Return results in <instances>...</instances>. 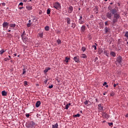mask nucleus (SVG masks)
<instances>
[{"mask_svg": "<svg viewBox=\"0 0 128 128\" xmlns=\"http://www.w3.org/2000/svg\"><path fill=\"white\" fill-rule=\"evenodd\" d=\"M26 36V32L24 31L23 33L21 35V38H22L23 42H24L25 44H26L27 42H28V38Z\"/></svg>", "mask_w": 128, "mask_h": 128, "instance_id": "nucleus-1", "label": "nucleus"}, {"mask_svg": "<svg viewBox=\"0 0 128 128\" xmlns=\"http://www.w3.org/2000/svg\"><path fill=\"white\" fill-rule=\"evenodd\" d=\"M26 126L28 128H36V123L34 122H28L26 124Z\"/></svg>", "mask_w": 128, "mask_h": 128, "instance_id": "nucleus-2", "label": "nucleus"}, {"mask_svg": "<svg viewBox=\"0 0 128 128\" xmlns=\"http://www.w3.org/2000/svg\"><path fill=\"white\" fill-rule=\"evenodd\" d=\"M118 18H120V14H114V18L113 19V22H116L118 20Z\"/></svg>", "mask_w": 128, "mask_h": 128, "instance_id": "nucleus-3", "label": "nucleus"}, {"mask_svg": "<svg viewBox=\"0 0 128 128\" xmlns=\"http://www.w3.org/2000/svg\"><path fill=\"white\" fill-rule=\"evenodd\" d=\"M54 8L56 10H58L60 8V4L59 2H55L54 4Z\"/></svg>", "mask_w": 128, "mask_h": 128, "instance_id": "nucleus-4", "label": "nucleus"}, {"mask_svg": "<svg viewBox=\"0 0 128 128\" xmlns=\"http://www.w3.org/2000/svg\"><path fill=\"white\" fill-rule=\"evenodd\" d=\"M106 18H110H110H112V12H107L106 14Z\"/></svg>", "mask_w": 128, "mask_h": 128, "instance_id": "nucleus-5", "label": "nucleus"}, {"mask_svg": "<svg viewBox=\"0 0 128 128\" xmlns=\"http://www.w3.org/2000/svg\"><path fill=\"white\" fill-rule=\"evenodd\" d=\"M73 10H74V8H72V6H70L68 8V12H69V14H72V12Z\"/></svg>", "mask_w": 128, "mask_h": 128, "instance_id": "nucleus-6", "label": "nucleus"}, {"mask_svg": "<svg viewBox=\"0 0 128 128\" xmlns=\"http://www.w3.org/2000/svg\"><path fill=\"white\" fill-rule=\"evenodd\" d=\"M98 110L99 112H102V104H99L98 105Z\"/></svg>", "mask_w": 128, "mask_h": 128, "instance_id": "nucleus-7", "label": "nucleus"}, {"mask_svg": "<svg viewBox=\"0 0 128 128\" xmlns=\"http://www.w3.org/2000/svg\"><path fill=\"white\" fill-rule=\"evenodd\" d=\"M74 62H78L79 60V58H78V56H76L74 57Z\"/></svg>", "mask_w": 128, "mask_h": 128, "instance_id": "nucleus-8", "label": "nucleus"}, {"mask_svg": "<svg viewBox=\"0 0 128 128\" xmlns=\"http://www.w3.org/2000/svg\"><path fill=\"white\" fill-rule=\"evenodd\" d=\"M8 22H4L2 24L3 28H8Z\"/></svg>", "mask_w": 128, "mask_h": 128, "instance_id": "nucleus-9", "label": "nucleus"}, {"mask_svg": "<svg viewBox=\"0 0 128 128\" xmlns=\"http://www.w3.org/2000/svg\"><path fill=\"white\" fill-rule=\"evenodd\" d=\"M26 8L28 10H32V6H26Z\"/></svg>", "mask_w": 128, "mask_h": 128, "instance_id": "nucleus-10", "label": "nucleus"}, {"mask_svg": "<svg viewBox=\"0 0 128 128\" xmlns=\"http://www.w3.org/2000/svg\"><path fill=\"white\" fill-rule=\"evenodd\" d=\"M122 57L121 56H118V58H116V60L118 62L120 63L122 62Z\"/></svg>", "mask_w": 128, "mask_h": 128, "instance_id": "nucleus-11", "label": "nucleus"}, {"mask_svg": "<svg viewBox=\"0 0 128 128\" xmlns=\"http://www.w3.org/2000/svg\"><path fill=\"white\" fill-rule=\"evenodd\" d=\"M40 106V101H38L36 102V108H39Z\"/></svg>", "mask_w": 128, "mask_h": 128, "instance_id": "nucleus-12", "label": "nucleus"}, {"mask_svg": "<svg viewBox=\"0 0 128 128\" xmlns=\"http://www.w3.org/2000/svg\"><path fill=\"white\" fill-rule=\"evenodd\" d=\"M111 14H116V9H112V10H110Z\"/></svg>", "mask_w": 128, "mask_h": 128, "instance_id": "nucleus-13", "label": "nucleus"}, {"mask_svg": "<svg viewBox=\"0 0 128 128\" xmlns=\"http://www.w3.org/2000/svg\"><path fill=\"white\" fill-rule=\"evenodd\" d=\"M81 30L82 32H84V30H86V26H82L81 27Z\"/></svg>", "mask_w": 128, "mask_h": 128, "instance_id": "nucleus-14", "label": "nucleus"}, {"mask_svg": "<svg viewBox=\"0 0 128 128\" xmlns=\"http://www.w3.org/2000/svg\"><path fill=\"white\" fill-rule=\"evenodd\" d=\"M50 70V68H46L44 70V74H46L48 72V70Z\"/></svg>", "mask_w": 128, "mask_h": 128, "instance_id": "nucleus-15", "label": "nucleus"}, {"mask_svg": "<svg viewBox=\"0 0 128 128\" xmlns=\"http://www.w3.org/2000/svg\"><path fill=\"white\" fill-rule=\"evenodd\" d=\"M52 128H58V123L56 124H53L52 126Z\"/></svg>", "mask_w": 128, "mask_h": 128, "instance_id": "nucleus-16", "label": "nucleus"}, {"mask_svg": "<svg viewBox=\"0 0 128 128\" xmlns=\"http://www.w3.org/2000/svg\"><path fill=\"white\" fill-rule=\"evenodd\" d=\"M2 96H6V94H7L6 92L4 90L2 91Z\"/></svg>", "mask_w": 128, "mask_h": 128, "instance_id": "nucleus-17", "label": "nucleus"}, {"mask_svg": "<svg viewBox=\"0 0 128 128\" xmlns=\"http://www.w3.org/2000/svg\"><path fill=\"white\" fill-rule=\"evenodd\" d=\"M110 54H111V56H116V52H110Z\"/></svg>", "mask_w": 128, "mask_h": 128, "instance_id": "nucleus-18", "label": "nucleus"}, {"mask_svg": "<svg viewBox=\"0 0 128 128\" xmlns=\"http://www.w3.org/2000/svg\"><path fill=\"white\" fill-rule=\"evenodd\" d=\"M70 60V58L66 57L64 62H68V60Z\"/></svg>", "mask_w": 128, "mask_h": 128, "instance_id": "nucleus-19", "label": "nucleus"}, {"mask_svg": "<svg viewBox=\"0 0 128 128\" xmlns=\"http://www.w3.org/2000/svg\"><path fill=\"white\" fill-rule=\"evenodd\" d=\"M66 22L67 24H70V18H66Z\"/></svg>", "mask_w": 128, "mask_h": 128, "instance_id": "nucleus-20", "label": "nucleus"}, {"mask_svg": "<svg viewBox=\"0 0 128 128\" xmlns=\"http://www.w3.org/2000/svg\"><path fill=\"white\" fill-rule=\"evenodd\" d=\"M70 103L67 104L66 106V110H68V108H70Z\"/></svg>", "mask_w": 128, "mask_h": 128, "instance_id": "nucleus-21", "label": "nucleus"}, {"mask_svg": "<svg viewBox=\"0 0 128 128\" xmlns=\"http://www.w3.org/2000/svg\"><path fill=\"white\" fill-rule=\"evenodd\" d=\"M9 26L10 28H16V24H10Z\"/></svg>", "mask_w": 128, "mask_h": 128, "instance_id": "nucleus-22", "label": "nucleus"}, {"mask_svg": "<svg viewBox=\"0 0 128 128\" xmlns=\"http://www.w3.org/2000/svg\"><path fill=\"white\" fill-rule=\"evenodd\" d=\"M81 57L83 58H87L86 55V54H82Z\"/></svg>", "mask_w": 128, "mask_h": 128, "instance_id": "nucleus-23", "label": "nucleus"}, {"mask_svg": "<svg viewBox=\"0 0 128 128\" xmlns=\"http://www.w3.org/2000/svg\"><path fill=\"white\" fill-rule=\"evenodd\" d=\"M43 36H44V32H41L39 33V36H40V38H42Z\"/></svg>", "mask_w": 128, "mask_h": 128, "instance_id": "nucleus-24", "label": "nucleus"}, {"mask_svg": "<svg viewBox=\"0 0 128 128\" xmlns=\"http://www.w3.org/2000/svg\"><path fill=\"white\" fill-rule=\"evenodd\" d=\"M56 42H58V44H62V41L60 40V39H58L57 40H56Z\"/></svg>", "mask_w": 128, "mask_h": 128, "instance_id": "nucleus-25", "label": "nucleus"}, {"mask_svg": "<svg viewBox=\"0 0 128 128\" xmlns=\"http://www.w3.org/2000/svg\"><path fill=\"white\" fill-rule=\"evenodd\" d=\"M50 14V8H48L47 10V14Z\"/></svg>", "mask_w": 128, "mask_h": 128, "instance_id": "nucleus-26", "label": "nucleus"}, {"mask_svg": "<svg viewBox=\"0 0 128 128\" xmlns=\"http://www.w3.org/2000/svg\"><path fill=\"white\" fill-rule=\"evenodd\" d=\"M72 28H76V24L74 23H72Z\"/></svg>", "mask_w": 128, "mask_h": 128, "instance_id": "nucleus-27", "label": "nucleus"}, {"mask_svg": "<svg viewBox=\"0 0 128 128\" xmlns=\"http://www.w3.org/2000/svg\"><path fill=\"white\" fill-rule=\"evenodd\" d=\"M4 50H2L0 51V54H4Z\"/></svg>", "mask_w": 128, "mask_h": 128, "instance_id": "nucleus-28", "label": "nucleus"}, {"mask_svg": "<svg viewBox=\"0 0 128 128\" xmlns=\"http://www.w3.org/2000/svg\"><path fill=\"white\" fill-rule=\"evenodd\" d=\"M49 30H50V27H48V26H46L45 27V30H46V31Z\"/></svg>", "mask_w": 128, "mask_h": 128, "instance_id": "nucleus-29", "label": "nucleus"}, {"mask_svg": "<svg viewBox=\"0 0 128 128\" xmlns=\"http://www.w3.org/2000/svg\"><path fill=\"white\" fill-rule=\"evenodd\" d=\"M79 24H84V20H79V22H78Z\"/></svg>", "mask_w": 128, "mask_h": 128, "instance_id": "nucleus-30", "label": "nucleus"}, {"mask_svg": "<svg viewBox=\"0 0 128 128\" xmlns=\"http://www.w3.org/2000/svg\"><path fill=\"white\" fill-rule=\"evenodd\" d=\"M86 47H82V52H86Z\"/></svg>", "mask_w": 128, "mask_h": 128, "instance_id": "nucleus-31", "label": "nucleus"}, {"mask_svg": "<svg viewBox=\"0 0 128 128\" xmlns=\"http://www.w3.org/2000/svg\"><path fill=\"white\" fill-rule=\"evenodd\" d=\"M24 86H28V82L26 81H24Z\"/></svg>", "mask_w": 128, "mask_h": 128, "instance_id": "nucleus-32", "label": "nucleus"}, {"mask_svg": "<svg viewBox=\"0 0 128 128\" xmlns=\"http://www.w3.org/2000/svg\"><path fill=\"white\" fill-rule=\"evenodd\" d=\"M84 104H86V106H87L88 104V101L86 100L84 102Z\"/></svg>", "mask_w": 128, "mask_h": 128, "instance_id": "nucleus-33", "label": "nucleus"}, {"mask_svg": "<svg viewBox=\"0 0 128 128\" xmlns=\"http://www.w3.org/2000/svg\"><path fill=\"white\" fill-rule=\"evenodd\" d=\"M54 88V85L52 84L48 86V88Z\"/></svg>", "mask_w": 128, "mask_h": 128, "instance_id": "nucleus-34", "label": "nucleus"}, {"mask_svg": "<svg viewBox=\"0 0 128 128\" xmlns=\"http://www.w3.org/2000/svg\"><path fill=\"white\" fill-rule=\"evenodd\" d=\"M108 124L109 126H112L113 124H112V122H110V123H108Z\"/></svg>", "mask_w": 128, "mask_h": 128, "instance_id": "nucleus-35", "label": "nucleus"}, {"mask_svg": "<svg viewBox=\"0 0 128 128\" xmlns=\"http://www.w3.org/2000/svg\"><path fill=\"white\" fill-rule=\"evenodd\" d=\"M4 62H7V60H10V58H5L4 59Z\"/></svg>", "mask_w": 128, "mask_h": 128, "instance_id": "nucleus-36", "label": "nucleus"}, {"mask_svg": "<svg viewBox=\"0 0 128 128\" xmlns=\"http://www.w3.org/2000/svg\"><path fill=\"white\" fill-rule=\"evenodd\" d=\"M75 116L78 117V118H80V114H76L75 115Z\"/></svg>", "mask_w": 128, "mask_h": 128, "instance_id": "nucleus-37", "label": "nucleus"}, {"mask_svg": "<svg viewBox=\"0 0 128 128\" xmlns=\"http://www.w3.org/2000/svg\"><path fill=\"white\" fill-rule=\"evenodd\" d=\"M26 118H30V114H26Z\"/></svg>", "mask_w": 128, "mask_h": 128, "instance_id": "nucleus-38", "label": "nucleus"}, {"mask_svg": "<svg viewBox=\"0 0 128 128\" xmlns=\"http://www.w3.org/2000/svg\"><path fill=\"white\" fill-rule=\"evenodd\" d=\"M92 48H94V50H96V46L95 45L92 46Z\"/></svg>", "mask_w": 128, "mask_h": 128, "instance_id": "nucleus-39", "label": "nucleus"}, {"mask_svg": "<svg viewBox=\"0 0 128 128\" xmlns=\"http://www.w3.org/2000/svg\"><path fill=\"white\" fill-rule=\"evenodd\" d=\"M105 116H106V118H110V116H108V115L107 114H106Z\"/></svg>", "mask_w": 128, "mask_h": 128, "instance_id": "nucleus-40", "label": "nucleus"}, {"mask_svg": "<svg viewBox=\"0 0 128 128\" xmlns=\"http://www.w3.org/2000/svg\"><path fill=\"white\" fill-rule=\"evenodd\" d=\"M27 26H28V28H30V23H28L27 24Z\"/></svg>", "mask_w": 128, "mask_h": 128, "instance_id": "nucleus-41", "label": "nucleus"}, {"mask_svg": "<svg viewBox=\"0 0 128 128\" xmlns=\"http://www.w3.org/2000/svg\"><path fill=\"white\" fill-rule=\"evenodd\" d=\"M26 70H24V68L23 70L22 74H26Z\"/></svg>", "mask_w": 128, "mask_h": 128, "instance_id": "nucleus-42", "label": "nucleus"}, {"mask_svg": "<svg viewBox=\"0 0 128 128\" xmlns=\"http://www.w3.org/2000/svg\"><path fill=\"white\" fill-rule=\"evenodd\" d=\"M105 32H108V28H105Z\"/></svg>", "mask_w": 128, "mask_h": 128, "instance_id": "nucleus-43", "label": "nucleus"}, {"mask_svg": "<svg viewBox=\"0 0 128 128\" xmlns=\"http://www.w3.org/2000/svg\"><path fill=\"white\" fill-rule=\"evenodd\" d=\"M19 6H24V3L22 2H20V4H19Z\"/></svg>", "mask_w": 128, "mask_h": 128, "instance_id": "nucleus-44", "label": "nucleus"}, {"mask_svg": "<svg viewBox=\"0 0 128 128\" xmlns=\"http://www.w3.org/2000/svg\"><path fill=\"white\" fill-rule=\"evenodd\" d=\"M106 84H107L106 82H104L103 84V86H106Z\"/></svg>", "mask_w": 128, "mask_h": 128, "instance_id": "nucleus-45", "label": "nucleus"}, {"mask_svg": "<svg viewBox=\"0 0 128 128\" xmlns=\"http://www.w3.org/2000/svg\"><path fill=\"white\" fill-rule=\"evenodd\" d=\"M2 6H6V3H2Z\"/></svg>", "mask_w": 128, "mask_h": 128, "instance_id": "nucleus-46", "label": "nucleus"}, {"mask_svg": "<svg viewBox=\"0 0 128 128\" xmlns=\"http://www.w3.org/2000/svg\"><path fill=\"white\" fill-rule=\"evenodd\" d=\"M82 18V16H80V17L79 20H81Z\"/></svg>", "mask_w": 128, "mask_h": 128, "instance_id": "nucleus-47", "label": "nucleus"}, {"mask_svg": "<svg viewBox=\"0 0 128 128\" xmlns=\"http://www.w3.org/2000/svg\"><path fill=\"white\" fill-rule=\"evenodd\" d=\"M107 92H104L103 94L104 96H106V94Z\"/></svg>", "mask_w": 128, "mask_h": 128, "instance_id": "nucleus-48", "label": "nucleus"}, {"mask_svg": "<svg viewBox=\"0 0 128 128\" xmlns=\"http://www.w3.org/2000/svg\"><path fill=\"white\" fill-rule=\"evenodd\" d=\"M24 2H28V0H22Z\"/></svg>", "mask_w": 128, "mask_h": 128, "instance_id": "nucleus-49", "label": "nucleus"}, {"mask_svg": "<svg viewBox=\"0 0 128 128\" xmlns=\"http://www.w3.org/2000/svg\"><path fill=\"white\" fill-rule=\"evenodd\" d=\"M44 82H45V84H46V82H48V80H46Z\"/></svg>", "mask_w": 128, "mask_h": 128, "instance_id": "nucleus-50", "label": "nucleus"}, {"mask_svg": "<svg viewBox=\"0 0 128 128\" xmlns=\"http://www.w3.org/2000/svg\"><path fill=\"white\" fill-rule=\"evenodd\" d=\"M116 84H114V88H116Z\"/></svg>", "mask_w": 128, "mask_h": 128, "instance_id": "nucleus-51", "label": "nucleus"}, {"mask_svg": "<svg viewBox=\"0 0 128 128\" xmlns=\"http://www.w3.org/2000/svg\"><path fill=\"white\" fill-rule=\"evenodd\" d=\"M105 25L107 26L108 25V22H105Z\"/></svg>", "mask_w": 128, "mask_h": 128, "instance_id": "nucleus-52", "label": "nucleus"}, {"mask_svg": "<svg viewBox=\"0 0 128 128\" xmlns=\"http://www.w3.org/2000/svg\"><path fill=\"white\" fill-rule=\"evenodd\" d=\"M22 8H24V7H20V8H19L20 10H22Z\"/></svg>", "mask_w": 128, "mask_h": 128, "instance_id": "nucleus-53", "label": "nucleus"}, {"mask_svg": "<svg viewBox=\"0 0 128 128\" xmlns=\"http://www.w3.org/2000/svg\"><path fill=\"white\" fill-rule=\"evenodd\" d=\"M16 55H17L16 54H14V56H16Z\"/></svg>", "mask_w": 128, "mask_h": 128, "instance_id": "nucleus-54", "label": "nucleus"}, {"mask_svg": "<svg viewBox=\"0 0 128 128\" xmlns=\"http://www.w3.org/2000/svg\"><path fill=\"white\" fill-rule=\"evenodd\" d=\"M106 88H108V85H106Z\"/></svg>", "mask_w": 128, "mask_h": 128, "instance_id": "nucleus-55", "label": "nucleus"}, {"mask_svg": "<svg viewBox=\"0 0 128 128\" xmlns=\"http://www.w3.org/2000/svg\"><path fill=\"white\" fill-rule=\"evenodd\" d=\"M126 116L127 118H128V114H127L126 115Z\"/></svg>", "mask_w": 128, "mask_h": 128, "instance_id": "nucleus-56", "label": "nucleus"}, {"mask_svg": "<svg viewBox=\"0 0 128 128\" xmlns=\"http://www.w3.org/2000/svg\"><path fill=\"white\" fill-rule=\"evenodd\" d=\"M31 20H28V22H30Z\"/></svg>", "mask_w": 128, "mask_h": 128, "instance_id": "nucleus-57", "label": "nucleus"}, {"mask_svg": "<svg viewBox=\"0 0 128 128\" xmlns=\"http://www.w3.org/2000/svg\"><path fill=\"white\" fill-rule=\"evenodd\" d=\"M18 58H20V55H18Z\"/></svg>", "mask_w": 128, "mask_h": 128, "instance_id": "nucleus-58", "label": "nucleus"}, {"mask_svg": "<svg viewBox=\"0 0 128 128\" xmlns=\"http://www.w3.org/2000/svg\"><path fill=\"white\" fill-rule=\"evenodd\" d=\"M104 2H108V0H104Z\"/></svg>", "mask_w": 128, "mask_h": 128, "instance_id": "nucleus-59", "label": "nucleus"}, {"mask_svg": "<svg viewBox=\"0 0 128 128\" xmlns=\"http://www.w3.org/2000/svg\"><path fill=\"white\" fill-rule=\"evenodd\" d=\"M96 60H98V58H96Z\"/></svg>", "mask_w": 128, "mask_h": 128, "instance_id": "nucleus-60", "label": "nucleus"}, {"mask_svg": "<svg viewBox=\"0 0 128 128\" xmlns=\"http://www.w3.org/2000/svg\"><path fill=\"white\" fill-rule=\"evenodd\" d=\"M8 32H10V30H8Z\"/></svg>", "mask_w": 128, "mask_h": 128, "instance_id": "nucleus-61", "label": "nucleus"}, {"mask_svg": "<svg viewBox=\"0 0 128 128\" xmlns=\"http://www.w3.org/2000/svg\"><path fill=\"white\" fill-rule=\"evenodd\" d=\"M36 86H38V84H37Z\"/></svg>", "mask_w": 128, "mask_h": 128, "instance_id": "nucleus-62", "label": "nucleus"}, {"mask_svg": "<svg viewBox=\"0 0 128 128\" xmlns=\"http://www.w3.org/2000/svg\"><path fill=\"white\" fill-rule=\"evenodd\" d=\"M0 6H2V4H0Z\"/></svg>", "mask_w": 128, "mask_h": 128, "instance_id": "nucleus-63", "label": "nucleus"}, {"mask_svg": "<svg viewBox=\"0 0 128 128\" xmlns=\"http://www.w3.org/2000/svg\"><path fill=\"white\" fill-rule=\"evenodd\" d=\"M9 56V58H10V56Z\"/></svg>", "mask_w": 128, "mask_h": 128, "instance_id": "nucleus-64", "label": "nucleus"}]
</instances>
